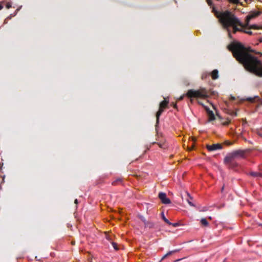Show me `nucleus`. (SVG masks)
<instances>
[{"label": "nucleus", "instance_id": "obj_15", "mask_svg": "<svg viewBox=\"0 0 262 262\" xmlns=\"http://www.w3.org/2000/svg\"><path fill=\"white\" fill-rule=\"evenodd\" d=\"M178 251H179V250H173V251H171L168 252V253H167L166 254H165L163 256V257L162 258V259H163L165 258L168 256H169V255H171L172 253L177 252Z\"/></svg>", "mask_w": 262, "mask_h": 262}, {"label": "nucleus", "instance_id": "obj_25", "mask_svg": "<svg viewBox=\"0 0 262 262\" xmlns=\"http://www.w3.org/2000/svg\"><path fill=\"white\" fill-rule=\"evenodd\" d=\"M140 218H141V220L142 221V222L144 223V224L145 225V223L147 222V221L143 216H141Z\"/></svg>", "mask_w": 262, "mask_h": 262}, {"label": "nucleus", "instance_id": "obj_19", "mask_svg": "<svg viewBox=\"0 0 262 262\" xmlns=\"http://www.w3.org/2000/svg\"><path fill=\"white\" fill-rule=\"evenodd\" d=\"M122 179L121 178H118L115 181L112 182V184L114 185H117L119 182H121Z\"/></svg>", "mask_w": 262, "mask_h": 262}, {"label": "nucleus", "instance_id": "obj_8", "mask_svg": "<svg viewBox=\"0 0 262 262\" xmlns=\"http://www.w3.org/2000/svg\"><path fill=\"white\" fill-rule=\"evenodd\" d=\"M198 103L204 106V105L203 104V103H201L199 101L198 102ZM204 107H205V110H206V112L207 113V115H208V118H209V121H213V120H215V116H214V113H213V112L212 111H211L207 106H204Z\"/></svg>", "mask_w": 262, "mask_h": 262}, {"label": "nucleus", "instance_id": "obj_2", "mask_svg": "<svg viewBox=\"0 0 262 262\" xmlns=\"http://www.w3.org/2000/svg\"><path fill=\"white\" fill-rule=\"evenodd\" d=\"M216 15L224 29L228 32L230 38H232V33L235 34L237 32H244L250 35L252 34L251 31L246 29L248 26H246V24H243L229 11L216 12Z\"/></svg>", "mask_w": 262, "mask_h": 262}, {"label": "nucleus", "instance_id": "obj_32", "mask_svg": "<svg viewBox=\"0 0 262 262\" xmlns=\"http://www.w3.org/2000/svg\"><path fill=\"white\" fill-rule=\"evenodd\" d=\"M74 203H75V204H77V203H78V200H77V199H75V200Z\"/></svg>", "mask_w": 262, "mask_h": 262}, {"label": "nucleus", "instance_id": "obj_34", "mask_svg": "<svg viewBox=\"0 0 262 262\" xmlns=\"http://www.w3.org/2000/svg\"><path fill=\"white\" fill-rule=\"evenodd\" d=\"M206 210H206V209H205V208H204V209H203L202 211H206Z\"/></svg>", "mask_w": 262, "mask_h": 262}, {"label": "nucleus", "instance_id": "obj_24", "mask_svg": "<svg viewBox=\"0 0 262 262\" xmlns=\"http://www.w3.org/2000/svg\"><path fill=\"white\" fill-rule=\"evenodd\" d=\"M6 7L7 9H9L11 7V3H7L6 5Z\"/></svg>", "mask_w": 262, "mask_h": 262}, {"label": "nucleus", "instance_id": "obj_11", "mask_svg": "<svg viewBox=\"0 0 262 262\" xmlns=\"http://www.w3.org/2000/svg\"><path fill=\"white\" fill-rule=\"evenodd\" d=\"M218 71L217 70H214L211 72V77L213 79H216L219 77Z\"/></svg>", "mask_w": 262, "mask_h": 262}, {"label": "nucleus", "instance_id": "obj_13", "mask_svg": "<svg viewBox=\"0 0 262 262\" xmlns=\"http://www.w3.org/2000/svg\"><path fill=\"white\" fill-rule=\"evenodd\" d=\"M255 99H257L258 100L259 98L258 96H255L254 97H248L246 98L245 100L250 102L253 103L255 101Z\"/></svg>", "mask_w": 262, "mask_h": 262}, {"label": "nucleus", "instance_id": "obj_16", "mask_svg": "<svg viewBox=\"0 0 262 262\" xmlns=\"http://www.w3.org/2000/svg\"><path fill=\"white\" fill-rule=\"evenodd\" d=\"M200 222H201V223L202 225H203L204 226L207 227L209 225V223H208V221L205 218L202 219L201 220Z\"/></svg>", "mask_w": 262, "mask_h": 262}, {"label": "nucleus", "instance_id": "obj_31", "mask_svg": "<svg viewBox=\"0 0 262 262\" xmlns=\"http://www.w3.org/2000/svg\"><path fill=\"white\" fill-rule=\"evenodd\" d=\"M3 8V6L2 4H0V10H2Z\"/></svg>", "mask_w": 262, "mask_h": 262}, {"label": "nucleus", "instance_id": "obj_3", "mask_svg": "<svg viewBox=\"0 0 262 262\" xmlns=\"http://www.w3.org/2000/svg\"><path fill=\"white\" fill-rule=\"evenodd\" d=\"M245 151L243 150H236L227 155L224 159L225 164L228 165L231 167L236 166L237 164L234 162L235 159L244 157Z\"/></svg>", "mask_w": 262, "mask_h": 262}, {"label": "nucleus", "instance_id": "obj_5", "mask_svg": "<svg viewBox=\"0 0 262 262\" xmlns=\"http://www.w3.org/2000/svg\"><path fill=\"white\" fill-rule=\"evenodd\" d=\"M169 103L168 98H164V100L162 101L159 105V109L156 113V125L157 126L159 122V118L162 113L164 111V109L167 107Z\"/></svg>", "mask_w": 262, "mask_h": 262}, {"label": "nucleus", "instance_id": "obj_6", "mask_svg": "<svg viewBox=\"0 0 262 262\" xmlns=\"http://www.w3.org/2000/svg\"><path fill=\"white\" fill-rule=\"evenodd\" d=\"M260 13L258 12H251L247 16L245 20L246 26H249V23L250 21L258 16L259 15Z\"/></svg>", "mask_w": 262, "mask_h": 262}, {"label": "nucleus", "instance_id": "obj_39", "mask_svg": "<svg viewBox=\"0 0 262 262\" xmlns=\"http://www.w3.org/2000/svg\"><path fill=\"white\" fill-rule=\"evenodd\" d=\"M209 219L210 220H211V217H210H210H209Z\"/></svg>", "mask_w": 262, "mask_h": 262}, {"label": "nucleus", "instance_id": "obj_1", "mask_svg": "<svg viewBox=\"0 0 262 262\" xmlns=\"http://www.w3.org/2000/svg\"><path fill=\"white\" fill-rule=\"evenodd\" d=\"M228 49L247 71L262 77V62L249 53L252 52L250 48H246L240 42H232L228 46Z\"/></svg>", "mask_w": 262, "mask_h": 262}, {"label": "nucleus", "instance_id": "obj_7", "mask_svg": "<svg viewBox=\"0 0 262 262\" xmlns=\"http://www.w3.org/2000/svg\"><path fill=\"white\" fill-rule=\"evenodd\" d=\"M158 196L162 203L164 204H168L170 203V200L169 199L167 198L165 193L160 192L159 193Z\"/></svg>", "mask_w": 262, "mask_h": 262}, {"label": "nucleus", "instance_id": "obj_12", "mask_svg": "<svg viewBox=\"0 0 262 262\" xmlns=\"http://www.w3.org/2000/svg\"><path fill=\"white\" fill-rule=\"evenodd\" d=\"M145 227L149 228H153L155 227V223L151 221H147L144 225Z\"/></svg>", "mask_w": 262, "mask_h": 262}, {"label": "nucleus", "instance_id": "obj_27", "mask_svg": "<svg viewBox=\"0 0 262 262\" xmlns=\"http://www.w3.org/2000/svg\"><path fill=\"white\" fill-rule=\"evenodd\" d=\"M171 106H172L174 108H177V105L176 103H171Z\"/></svg>", "mask_w": 262, "mask_h": 262}, {"label": "nucleus", "instance_id": "obj_36", "mask_svg": "<svg viewBox=\"0 0 262 262\" xmlns=\"http://www.w3.org/2000/svg\"><path fill=\"white\" fill-rule=\"evenodd\" d=\"M257 54H260L261 55H262V53H259V52H257Z\"/></svg>", "mask_w": 262, "mask_h": 262}, {"label": "nucleus", "instance_id": "obj_9", "mask_svg": "<svg viewBox=\"0 0 262 262\" xmlns=\"http://www.w3.org/2000/svg\"><path fill=\"white\" fill-rule=\"evenodd\" d=\"M207 149L210 151H214L217 149H221L222 148V145L221 144H214L212 145H207Z\"/></svg>", "mask_w": 262, "mask_h": 262}, {"label": "nucleus", "instance_id": "obj_10", "mask_svg": "<svg viewBox=\"0 0 262 262\" xmlns=\"http://www.w3.org/2000/svg\"><path fill=\"white\" fill-rule=\"evenodd\" d=\"M186 201L188 202V203L191 206H194V204L191 202V200H192V198L190 196V194L186 192Z\"/></svg>", "mask_w": 262, "mask_h": 262}, {"label": "nucleus", "instance_id": "obj_17", "mask_svg": "<svg viewBox=\"0 0 262 262\" xmlns=\"http://www.w3.org/2000/svg\"><path fill=\"white\" fill-rule=\"evenodd\" d=\"M162 219L164 220V221L167 223V224L168 225H171L172 224L171 223H170L166 217L165 216H164V214L163 213V212L162 213Z\"/></svg>", "mask_w": 262, "mask_h": 262}, {"label": "nucleus", "instance_id": "obj_37", "mask_svg": "<svg viewBox=\"0 0 262 262\" xmlns=\"http://www.w3.org/2000/svg\"><path fill=\"white\" fill-rule=\"evenodd\" d=\"M259 40H260V42H262V38L260 39Z\"/></svg>", "mask_w": 262, "mask_h": 262}, {"label": "nucleus", "instance_id": "obj_14", "mask_svg": "<svg viewBox=\"0 0 262 262\" xmlns=\"http://www.w3.org/2000/svg\"><path fill=\"white\" fill-rule=\"evenodd\" d=\"M250 174L253 177H261V173L258 172H251Z\"/></svg>", "mask_w": 262, "mask_h": 262}, {"label": "nucleus", "instance_id": "obj_23", "mask_svg": "<svg viewBox=\"0 0 262 262\" xmlns=\"http://www.w3.org/2000/svg\"><path fill=\"white\" fill-rule=\"evenodd\" d=\"M184 96H186V94H184L182 96H180L178 99V101H181V100H182L184 97Z\"/></svg>", "mask_w": 262, "mask_h": 262}, {"label": "nucleus", "instance_id": "obj_21", "mask_svg": "<svg viewBox=\"0 0 262 262\" xmlns=\"http://www.w3.org/2000/svg\"><path fill=\"white\" fill-rule=\"evenodd\" d=\"M112 243V245L113 246V247H114V248L116 250H118L119 249L118 247V246H117V244L115 243V242H111Z\"/></svg>", "mask_w": 262, "mask_h": 262}, {"label": "nucleus", "instance_id": "obj_22", "mask_svg": "<svg viewBox=\"0 0 262 262\" xmlns=\"http://www.w3.org/2000/svg\"><path fill=\"white\" fill-rule=\"evenodd\" d=\"M230 123V120L228 119L227 121L224 122L223 123V124L224 125H228V124H229Z\"/></svg>", "mask_w": 262, "mask_h": 262}, {"label": "nucleus", "instance_id": "obj_20", "mask_svg": "<svg viewBox=\"0 0 262 262\" xmlns=\"http://www.w3.org/2000/svg\"><path fill=\"white\" fill-rule=\"evenodd\" d=\"M157 144L160 148H165L166 147V145L164 144V143H157Z\"/></svg>", "mask_w": 262, "mask_h": 262}, {"label": "nucleus", "instance_id": "obj_26", "mask_svg": "<svg viewBox=\"0 0 262 262\" xmlns=\"http://www.w3.org/2000/svg\"><path fill=\"white\" fill-rule=\"evenodd\" d=\"M170 225H172L173 227H177L179 225V224L178 223H172V224H171Z\"/></svg>", "mask_w": 262, "mask_h": 262}, {"label": "nucleus", "instance_id": "obj_38", "mask_svg": "<svg viewBox=\"0 0 262 262\" xmlns=\"http://www.w3.org/2000/svg\"><path fill=\"white\" fill-rule=\"evenodd\" d=\"M72 244L73 245H74V244H75V242H72Z\"/></svg>", "mask_w": 262, "mask_h": 262}, {"label": "nucleus", "instance_id": "obj_33", "mask_svg": "<svg viewBox=\"0 0 262 262\" xmlns=\"http://www.w3.org/2000/svg\"><path fill=\"white\" fill-rule=\"evenodd\" d=\"M224 189V186H223L222 187V190H221L222 192H223V191Z\"/></svg>", "mask_w": 262, "mask_h": 262}, {"label": "nucleus", "instance_id": "obj_35", "mask_svg": "<svg viewBox=\"0 0 262 262\" xmlns=\"http://www.w3.org/2000/svg\"><path fill=\"white\" fill-rule=\"evenodd\" d=\"M206 210H206V209H205V208H204V209H203L202 211H206Z\"/></svg>", "mask_w": 262, "mask_h": 262}, {"label": "nucleus", "instance_id": "obj_18", "mask_svg": "<svg viewBox=\"0 0 262 262\" xmlns=\"http://www.w3.org/2000/svg\"><path fill=\"white\" fill-rule=\"evenodd\" d=\"M248 29H259V27L256 25H250L249 24V26H248Z\"/></svg>", "mask_w": 262, "mask_h": 262}, {"label": "nucleus", "instance_id": "obj_28", "mask_svg": "<svg viewBox=\"0 0 262 262\" xmlns=\"http://www.w3.org/2000/svg\"><path fill=\"white\" fill-rule=\"evenodd\" d=\"M190 99V101L191 103L193 102V99H195V98H188Z\"/></svg>", "mask_w": 262, "mask_h": 262}, {"label": "nucleus", "instance_id": "obj_4", "mask_svg": "<svg viewBox=\"0 0 262 262\" xmlns=\"http://www.w3.org/2000/svg\"><path fill=\"white\" fill-rule=\"evenodd\" d=\"M209 95L210 91L203 87H201L198 90H189L186 93V96L187 98H195V99H207Z\"/></svg>", "mask_w": 262, "mask_h": 262}, {"label": "nucleus", "instance_id": "obj_30", "mask_svg": "<svg viewBox=\"0 0 262 262\" xmlns=\"http://www.w3.org/2000/svg\"><path fill=\"white\" fill-rule=\"evenodd\" d=\"M258 135L259 136H260V137H262V133H261L258 132Z\"/></svg>", "mask_w": 262, "mask_h": 262}, {"label": "nucleus", "instance_id": "obj_29", "mask_svg": "<svg viewBox=\"0 0 262 262\" xmlns=\"http://www.w3.org/2000/svg\"><path fill=\"white\" fill-rule=\"evenodd\" d=\"M230 99H231V100H234L235 99V97H234V96H231V97H230Z\"/></svg>", "mask_w": 262, "mask_h": 262}]
</instances>
